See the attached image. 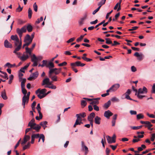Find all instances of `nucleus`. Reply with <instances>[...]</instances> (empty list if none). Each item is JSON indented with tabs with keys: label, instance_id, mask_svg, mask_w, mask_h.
<instances>
[{
	"label": "nucleus",
	"instance_id": "1",
	"mask_svg": "<svg viewBox=\"0 0 155 155\" xmlns=\"http://www.w3.org/2000/svg\"><path fill=\"white\" fill-rule=\"evenodd\" d=\"M21 29V30H22L24 32H25L27 30L28 32H30L32 31L33 27L31 25L28 24L27 26H24Z\"/></svg>",
	"mask_w": 155,
	"mask_h": 155
},
{
	"label": "nucleus",
	"instance_id": "2",
	"mask_svg": "<svg viewBox=\"0 0 155 155\" xmlns=\"http://www.w3.org/2000/svg\"><path fill=\"white\" fill-rule=\"evenodd\" d=\"M11 39L15 41V46H17L18 45V43L20 42L19 41V39L16 35H12L11 37Z\"/></svg>",
	"mask_w": 155,
	"mask_h": 155
},
{
	"label": "nucleus",
	"instance_id": "3",
	"mask_svg": "<svg viewBox=\"0 0 155 155\" xmlns=\"http://www.w3.org/2000/svg\"><path fill=\"white\" fill-rule=\"evenodd\" d=\"M81 145L82 150L85 151L84 154L85 155H87L89 151L88 148L84 145V142L83 141L81 142Z\"/></svg>",
	"mask_w": 155,
	"mask_h": 155
},
{
	"label": "nucleus",
	"instance_id": "4",
	"mask_svg": "<svg viewBox=\"0 0 155 155\" xmlns=\"http://www.w3.org/2000/svg\"><path fill=\"white\" fill-rule=\"evenodd\" d=\"M148 92L147 89L146 87L143 86V88H140L138 89V91H137V94H142L143 93H147Z\"/></svg>",
	"mask_w": 155,
	"mask_h": 155
},
{
	"label": "nucleus",
	"instance_id": "5",
	"mask_svg": "<svg viewBox=\"0 0 155 155\" xmlns=\"http://www.w3.org/2000/svg\"><path fill=\"white\" fill-rule=\"evenodd\" d=\"M38 75V71H36L35 73H33L32 76L30 75L29 78H28V80L29 81H31L33 79H36Z\"/></svg>",
	"mask_w": 155,
	"mask_h": 155
},
{
	"label": "nucleus",
	"instance_id": "6",
	"mask_svg": "<svg viewBox=\"0 0 155 155\" xmlns=\"http://www.w3.org/2000/svg\"><path fill=\"white\" fill-rule=\"evenodd\" d=\"M29 98L26 97L25 95L24 96L22 99V104L24 108L25 107V104L28 103Z\"/></svg>",
	"mask_w": 155,
	"mask_h": 155
},
{
	"label": "nucleus",
	"instance_id": "7",
	"mask_svg": "<svg viewBox=\"0 0 155 155\" xmlns=\"http://www.w3.org/2000/svg\"><path fill=\"white\" fill-rule=\"evenodd\" d=\"M85 64L81 63L80 61H77L74 63H72L71 64V65L77 67H83L85 65Z\"/></svg>",
	"mask_w": 155,
	"mask_h": 155
},
{
	"label": "nucleus",
	"instance_id": "8",
	"mask_svg": "<svg viewBox=\"0 0 155 155\" xmlns=\"http://www.w3.org/2000/svg\"><path fill=\"white\" fill-rule=\"evenodd\" d=\"M47 91V90L46 89L44 88L42 89L41 90H40V89H38L37 90H36L35 91V93L36 94H38V93L40 94V95L41 94H42V95H44L45 94H46L45 92Z\"/></svg>",
	"mask_w": 155,
	"mask_h": 155
},
{
	"label": "nucleus",
	"instance_id": "9",
	"mask_svg": "<svg viewBox=\"0 0 155 155\" xmlns=\"http://www.w3.org/2000/svg\"><path fill=\"white\" fill-rule=\"evenodd\" d=\"M113 115V114L109 110L106 111L105 112L104 116L108 119L110 118V117Z\"/></svg>",
	"mask_w": 155,
	"mask_h": 155
},
{
	"label": "nucleus",
	"instance_id": "10",
	"mask_svg": "<svg viewBox=\"0 0 155 155\" xmlns=\"http://www.w3.org/2000/svg\"><path fill=\"white\" fill-rule=\"evenodd\" d=\"M4 45L5 47L6 48H11L12 47V44L9 42L7 40L5 41Z\"/></svg>",
	"mask_w": 155,
	"mask_h": 155
},
{
	"label": "nucleus",
	"instance_id": "11",
	"mask_svg": "<svg viewBox=\"0 0 155 155\" xmlns=\"http://www.w3.org/2000/svg\"><path fill=\"white\" fill-rule=\"evenodd\" d=\"M22 45L21 41H20L19 43H18V45H17V47L15 48V50L13 51L14 53H16V52L18 51L21 49Z\"/></svg>",
	"mask_w": 155,
	"mask_h": 155
},
{
	"label": "nucleus",
	"instance_id": "12",
	"mask_svg": "<svg viewBox=\"0 0 155 155\" xmlns=\"http://www.w3.org/2000/svg\"><path fill=\"white\" fill-rule=\"evenodd\" d=\"M134 55L137 57H138L137 59L139 61H141L143 59V54H139V53L136 52L134 54Z\"/></svg>",
	"mask_w": 155,
	"mask_h": 155
},
{
	"label": "nucleus",
	"instance_id": "13",
	"mask_svg": "<svg viewBox=\"0 0 155 155\" xmlns=\"http://www.w3.org/2000/svg\"><path fill=\"white\" fill-rule=\"evenodd\" d=\"M120 85L118 84H115L112 86L111 87L112 91H116L120 87Z\"/></svg>",
	"mask_w": 155,
	"mask_h": 155
},
{
	"label": "nucleus",
	"instance_id": "14",
	"mask_svg": "<svg viewBox=\"0 0 155 155\" xmlns=\"http://www.w3.org/2000/svg\"><path fill=\"white\" fill-rule=\"evenodd\" d=\"M16 31L17 33L19 35V38L20 39V40H21V38L22 37V34L23 32H24V31L22 30H21V29H19V28H18L16 29Z\"/></svg>",
	"mask_w": 155,
	"mask_h": 155
},
{
	"label": "nucleus",
	"instance_id": "15",
	"mask_svg": "<svg viewBox=\"0 0 155 155\" xmlns=\"http://www.w3.org/2000/svg\"><path fill=\"white\" fill-rule=\"evenodd\" d=\"M87 15L86 14L84 16L81 18L79 21V23L80 25L81 26L84 24V20L87 19Z\"/></svg>",
	"mask_w": 155,
	"mask_h": 155
},
{
	"label": "nucleus",
	"instance_id": "16",
	"mask_svg": "<svg viewBox=\"0 0 155 155\" xmlns=\"http://www.w3.org/2000/svg\"><path fill=\"white\" fill-rule=\"evenodd\" d=\"M35 121V120L34 118H33L32 119L31 121L29 123L28 126V127H34V126H35L36 125V123H34Z\"/></svg>",
	"mask_w": 155,
	"mask_h": 155
},
{
	"label": "nucleus",
	"instance_id": "17",
	"mask_svg": "<svg viewBox=\"0 0 155 155\" xmlns=\"http://www.w3.org/2000/svg\"><path fill=\"white\" fill-rule=\"evenodd\" d=\"M95 114L94 113L92 112L87 117V120L88 121L93 120V118L95 117Z\"/></svg>",
	"mask_w": 155,
	"mask_h": 155
},
{
	"label": "nucleus",
	"instance_id": "18",
	"mask_svg": "<svg viewBox=\"0 0 155 155\" xmlns=\"http://www.w3.org/2000/svg\"><path fill=\"white\" fill-rule=\"evenodd\" d=\"M31 41H32V38H31L28 34H27L25 38L24 41V42H26L27 41H30L31 40Z\"/></svg>",
	"mask_w": 155,
	"mask_h": 155
},
{
	"label": "nucleus",
	"instance_id": "19",
	"mask_svg": "<svg viewBox=\"0 0 155 155\" xmlns=\"http://www.w3.org/2000/svg\"><path fill=\"white\" fill-rule=\"evenodd\" d=\"M34 59L37 61H41V60L43 58V57L41 56H39L38 57H36L35 54H33L32 56H31Z\"/></svg>",
	"mask_w": 155,
	"mask_h": 155
},
{
	"label": "nucleus",
	"instance_id": "20",
	"mask_svg": "<svg viewBox=\"0 0 155 155\" xmlns=\"http://www.w3.org/2000/svg\"><path fill=\"white\" fill-rule=\"evenodd\" d=\"M1 96L2 98L4 100H6L7 99L8 97L6 96V93L5 90L2 92Z\"/></svg>",
	"mask_w": 155,
	"mask_h": 155
},
{
	"label": "nucleus",
	"instance_id": "21",
	"mask_svg": "<svg viewBox=\"0 0 155 155\" xmlns=\"http://www.w3.org/2000/svg\"><path fill=\"white\" fill-rule=\"evenodd\" d=\"M49 81H50V79L49 78H47L44 79L42 81L41 84L43 86L45 84L47 85L48 83L49 82Z\"/></svg>",
	"mask_w": 155,
	"mask_h": 155
},
{
	"label": "nucleus",
	"instance_id": "22",
	"mask_svg": "<svg viewBox=\"0 0 155 155\" xmlns=\"http://www.w3.org/2000/svg\"><path fill=\"white\" fill-rule=\"evenodd\" d=\"M101 118L98 116H96L95 118V122L96 124H100Z\"/></svg>",
	"mask_w": 155,
	"mask_h": 155
},
{
	"label": "nucleus",
	"instance_id": "23",
	"mask_svg": "<svg viewBox=\"0 0 155 155\" xmlns=\"http://www.w3.org/2000/svg\"><path fill=\"white\" fill-rule=\"evenodd\" d=\"M51 92V91H49L47 93H46L44 95H41L40 94L37 95L38 97L40 99H41L45 97L47 95L50 94Z\"/></svg>",
	"mask_w": 155,
	"mask_h": 155
},
{
	"label": "nucleus",
	"instance_id": "24",
	"mask_svg": "<svg viewBox=\"0 0 155 155\" xmlns=\"http://www.w3.org/2000/svg\"><path fill=\"white\" fill-rule=\"evenodd\" d=\"M16 66L15 64H12L9 62L6 63L4 65V67H8L9 68H12L13 67H15Z\"/></svg>",
	"mask_w": 155,
	"mask_h": 155
},
{
	"label": "nucleus",
	"instance_id": "25",
	"mask_svg": "<svg viewBox=\"0 0 155 155\" xmlns=\"http://www.w3.org/2000/svg\"><path fill=\"white\" fill-rule=\"evenodd\" d=\"M111 104V101H108L107 103H105L104 105V107L106 109H107L110 106Z\"/></svg>",
	"mask_w": 155,
	"mask_h": 155
},
{
	"label": "nucleus",
	"instance_id": "26",
	"mask_svg": "<svg viewBox=\"0 0 155 155\" xmlns=\"http://www.w3.org/2000/svg\"><path fill=\"white\" fill-rule=\"evenodd\" d=\"M41 128V127L39 126L38 124H36L35 126L33 127V129L35 130L37 132L39 131Z\"/></svg>",
	"mask_w": 155,
	"mask_h": 155
},
{
	"label": "nucleus",
	"instance_id": "27",
	"mask_svg": "<svg viewBox=\"0 0 155 155\" xmlns=\"http://www.w3.org/2000/svg\"><path fill=\"white\" fill-rule=\"evenodd\" d=\"M0 72L2 74H4V75H0V76L4 78H5L7 80L8 79V75L7 73L5 72H4L2 71H0Z\"/></svg>",
	"mask_w": 155,
	"mask_h": 155
},
{
	"label": "nucleus",
	"instance_id": "28",
	"mask_svg": "<svg viewBox=\"0 0 155 155\" xmlns=\"http://www.w3.org/2000/svg\"><path fill=\"white\" fill-rule=\"evenodd\" d=\"M31 61L32 62H33V64L32 66L34 67L38 65V61L34 59L31 56Z\"/></svg>",
	"mask_w": 155,
	"mask_h": 155
},
{
	"label": "nucleus",
	"instance_id": "29",
	"mask_svg": "<svg viewBox=\"0 0 155 155\" xmlns=\"http://www.w3.org/2000/svg\"><path fill=\"white\" fill-rule=\"evenodd\" d=\"M25 49L26 50V52L30 56H31V51H32L31 50V49H30V48H28V47H26Z\"/></svg>",
	"mask_w": 155,
	"mask_h": 155
},
{
	"label": "nucleus",
	"instance_id": "30",
	"mask_svg": "<svg viewBox=\"0 0 155 155\" xmlns=\"http://www.w3.org/2000/svg\"><path fill=\"white\" fill-rule=\"evenodd\" d=\"M28 17L29 19L31 18L32 15V11L31 9L30 8H29L28 9Z\"/></svg>",
	"mask_w": 155,
	"mask_h": 155
},
{
	"label": "nucleus",
	"instance_id": "31",
	"mask_svg": "<svg viewBox=\"0 0 155 155\" xmlns=\"http://www.w3.org/2000/svg\"><path fill=\"white\" fill-rule=\"evenodd\" d=\"M48 122L46 121H44L43 122H41L40 123V125L42 127L44 128V129H45V127H46L45 126L47 124Z\"/></svg>",
	"mask_w": 155,
	"mask_h": 155
},
{
	"label": "nucleus",
	"instance_id": "32",
	"mask_svg": "<svg viewBox=\"0 0 155 155\" xmlns=\"http://www.w3.org/2000/svg\"><path fill=\"white\" fill-rule=\"evenodd\" d=\"M26 80L25 78H22V80L21 81V87H25V83L26 81Z\"/></svg>",
	"mask_w": 155,
	"mask_h": 155
},
{
	"label": "nucleus",
	"instance_id": "33",
	"mask_svg": "<svg viewBox=\"0 0 155 155\" xmlns=\"http://www.w3.org/2000/svg\"><path fill=\"white\" fill-rule=\"evenodd\" d=\"M82 122H81V121H80V122L79 121V119H77L75 123L74 124V125L73 127H76V125H80L81 124H82Z\"/></svg>",
	"mask_w": 155,
	"mask_h": 155
},
{
	"label": "nucleus",
	"instance_id": "34",
	"mask_svg": "<svg viewBox=\"0 0 155 155\" xmlns=\"http://www.w3.org/2000/svg\"><path fill=\"white\" fill-rule=\"evenodd\" d=\"M54 67V64L51 62H50L48 65H47V67L49 68V69L51 68H53Z\"/></svg>",
	"mask_w": 155,
	"mask_h": 155
},
{
	"label": "nucleus",
	"instance_id": "35",
	"mask_svg": "<svg viewBox=\"0 0 155 155\" xmlns=\"http://www.w3.org/2000/svg\"><path fill=\"white\" fill-rule=\"evenodd\" d=\"M145 126L146 127H147L148 129L152 131L153 130V128H151V127L153 126V125L151 124L150 122L148 125H145Z\"/></svg>",
	"mask_w": 155,
	"mask_h": 155
},
{
	"label": "nucleus",
	"instance_id": "36",
	"mask_svg": "<svg viewBox=\"0 0 155 155\" xmlns=\"http://www.w3.org/2000/svg\"><path fill=\"white\" fill-rule=\"evenodd\" d=\"M45 87L46 88L48 87L53 89H55L56 88V86L53 84L51 85V86H45Z\"/></svg>",
	"mask_w": 155,
	"mask_h": 155
},
{
	"label": "nucleus",
	"instance_id": "37",
	"mask_svg": "<svg viewBox=\"0 0 155 155\" xmlns=\"http://www.w3.org/2000/svg\"><path fill=\"white\" fill-rule=\"evenodd\" d=\"M21 89L22 92L24 94V96L25 95V94H26L27 93V91L25 89V87H21Z\"/></svg>",
	"mask_w": 155,
	"mask_h": 155
},
{
	"label": "nucleus",
	"instance_id": "38",
	"mask_svg": "<svg viewBox=\"0 0 155 155\" xmlns=\"http://www.w3.org/2000/svg\"><path fill=\"white\" fill-rule=\"evenodd\" d=\"M85 35H86V34L84 35H81L79 38L77 39V41L78 42H79L81 41Z\"/></svg>",
	"mask_w": 155,
	"mask_h": 155
},
{
	"label": "nucleus",
	"instance_id": "39",
	"mask_svg": "<svg viewBox=\"0 0 155 155\" xmlns=\"http://www.w3.org/2000/svg\"><path fill=\"white\" fill-rule=\"evenodd\" d=\"M106 40V43L107 44H111L112 45V42L111 41L109 38H106L105 39Z\"/></svg>",
	"mask_w": 155,
	"mask_h": 155
},
{
	"label": "nucleus",
	"instance_id": "40",
	"mask_svg": "<svg viewBox=\"0 0 155 155\" xmlns=\"http://www.w3.org/2000/svg\"><path fill=\"white\" fill-rule=\"evenodd\" d=\"M144 116L142 114H140L137 115V119L138 120L143 118Z\"/></svg>",
	"mask_w": 155,
	"mask_h": 155
},
{
	"label": "nucleus",
	"instance_id": "41",
	"mask_svg": "<svg viewBox=\"0 0 155 155\" xmlns=\"http://www.w3.org/2000/svg\"><path fill=\"white\" fill-rule=\"evenodd\" d=\"M142 126H143L142 125L137 126V127L130 126V128H131L133 130H137V129H139L140 128H141L142 127Z\"/></svg>",
	"mask_w": 155,
	"mask_h": 155
},
{
	"label": "nucleus",
	"instance_id": "42",
	"mask_svg": "<svg viewBox=\"0 0 155 155\" xmlns=\"http://www.w3.org/2000/svg\"><path fill=\"white\" fill-rule=\"evenodd\" d=\"M106 1V0H101V1L98 4V5L101 6L105 4Z\"/></svg>",
	"mask_w": 155,
	"mask_h": 155
},
{
	"label": "nucleus",
	"instance_id": "43",
	"mask_svg": "<svg viewBox=\"0 0 155 155\" xmlns=\"http://www.w3.org/2000/svg\"><path fill=\"white\" fill-rule=\"evenodd\" d=\"M82 58L87 61H91L92 60V59L88 58L85 57H82Z\"/></svg>",
	"mask_w": 155,
	"mask_h": 155
},
{
	"label": "nucleus",
	"instance_id": "44",
	"mask_svg": "<svg viewBox=\"0 0 155 155\" xmlns=\"http://www.w3.org/2000/svg\"><path fill=\"white\" fill-rule=\"evenodd\" d=\"M111 20H112V17H110L109 18L108 21H107V22L105 23H104L103 24V26L105 27L106 26H107L109 22H110Z\"/></svg>",
	"mask_w": 155,
	"mask_h": 155
},
{
	"label": "nucleus",
	"instance_id": "45",
	"mask_svg": "<svg viewBox=\"0 0 155 155\" xmlns=\"http://www.w3.org/2000/svg\"><path fill=\"white\" fill-rule=\"evenodd\" d=\"M81 104L82 106H83V107H84L86 105L87 102L85 101L82 100L81 102Z\"/></svg>",
	"mask_w": 155,
	"mask_h": 155
},
{
	"label": "nucleus",
	"instance_id": "46",
	"mask_svg": "<svg viewBox=\"0 0 155 155\" xmlns=\"http://www.w3.org/2000/svg\"><path fill=\"white\" fill-rule=\"evenodd\" d=\"M14 76L13 75H11L9 77V80L8 81V83L9 84H11L12 82V80L13 79Z\"/></svg>",
	"mask_w": 155,
	"mask_h": 155
},
{
	"label": "nucleus",
	"instance_id": "47",
	"mask_svg": "<svg viewBox=\"0 0 155 155\" xmlns=\"http://www.w3.org/2000/svg\"><path fill=\"white\" fill-rule=\"evenodd\" d=\"M43 20V17H41L40 19L39 18H38L37 19V20L35 22V24H38L40 23L41 21H42Z\"/></svg>",
	"mask_w": 155,
	"mask_h": 155
},
{
	"label": "nucleus",
	"instance_id": "48",
	"mask_svg": "<svg viewBox=\"0 0 155 155\" xmlns=\"http://www.w3.org/2000/svg\"><path fill=\"white\" fill-rule=\"evenodd\" d=\"M107 137L108 143L109 144L112 143V138L109 136H107Z\"/></svg>",
	"mask_w": 155,
	"mask_h": 155
},
{
	"label": "nucleus",
	"instance_id": "49",
	"mask_svg": "<svg viewBox=\"0 0 155 155\" xmlns=\"http://www.w3.org/2000/svg\"><path fill=\"white\" fill-rule=\"evenodd\" d=\"M30 145V142H28L27 144L25 145L24 147H23V150H25V149H27V148L29 147Z\"/></svg>",
	"mask_w": 155,
	"mask_h": 155
},
{
	"label": "nucleus",
	"instance_id": "50",
	"mask_svg": "<svg viewBox=\"0 0 155 155\" xmlns=\"http://www.w3.org/2000/svg\"><path fill=\"white\" fill-rule=\"evenodd\" d=\"M151 92L152 93L155 94V83L153 84L152 87Z\"/></svg>",
	"mask_w": 155,
	"mask_h": 155
},
{
	"label": "nucleus",
	"instance_id": "51",
	"mask_svg": "<svg viewBox=\"0 0 155 155\" xmlns=\"http://www.w3.org/2000/svg\"><path fill=\"white\" fill-rule=\"evenodd\" d=\"M99 101L96 100H93L92 102L90 103L91 104H99Z\"/></svg>",
	"mask_w": 155,
	"mask_h": 155
},
{
	"label": "nucleus",
	"instance_id": "52",
	"mask_svg": "<svg viewBox=\"0 0 155 155\" xmlns=\"http://www.w3.org/2000/svg\"><path fill=\"white\" fill-rule=\"evenodd\" d=\"M111 101L113 102H119V100L116 97H114L111 99Z\"/></svg>",
	"mask_w": 155,
	"mask_h": 155
},
{
	"label": "nucleus",
	"instance_id": "53",
	"mask_svg": "<svg viewBox=\"0 0 155 155\" xmlns=\"http://www.w3.org/2000/svg\"><path fill=\"white\" fill-rule=\"evenodd\" d=\"M31 136L33 137L34 139L38 138L40 137V134H32Z\"/></svg>",
	"mask_w": 155,
	"mask_h": 155
},
{
	"label": "nucleus",
	"instance_id": "54",
	"mask_svg": "<svg viewBox=\"0 0 155 155\" xmlns=\"http://www.w3.org/2000/svg\"><path fill=\"white\" fill-rule=\"evenodd\" d=\"M33 8L34 11L37 12L38 10V6L37 5L36 3H35L33 5Z\"/></svg>",
	"mask_w": 155,
	"mask_h": 155
},
{
	"label": "nucleus",
	"instance_id": "55",
	"mask_svg": "<svg viewBox=\"0 0 155 155\" xmlns=\"http://www.w3.org/2000/svg\"><path fill=\"white\" fill-rule=\"evenodd\" d=\"M23 8V7L21 8L20 5H19L18 7L16 9V11L18 12H21Z\"/></svg>",
	"mask_w": 155,
	"mask_h": 155
},
{
	"label": "nucleus",
	"instance_id": "56",
	"mask_svg": "<svg viewBox=\"0 0 155 155\" xmlns=\"http://www.w3.org/2000/svg\"><path fill=\"white\" fill-rule=\"evenodd\" d=\"M51 79L54 81H57V77L55 75H54V76H51V77H49Z\"/></svg>",
	"mask_w": 155,
	"mask_h": 155
},
{
	"label": "nucleus",
	"instance_id": "57",
	"mask_svg": "<svg viewBox=\"0 0 155 155\" xmlns=\"http://www.w3.org/2000/svg\"><path fill=\"white\" fill-rule=\"evenodd\" d=\"M138 28V27H137V26L133 27H132V28L129 29L128 30V31H131L135 30L137 29Z\"/></svg>",
	"mask_w": 155,
	"mask_h": 155
},
{
	"label": "nucleus",
	"instance_id": "58",
	"mask_svg": "<svg viewBox=\"0 0 155 155\" xmlns=\"http://www.w3.org/2000/svg\"><path fill=\"white\" fill-rule=\"evenodd\" d=\"M67 64V63L65 61H64L62 63L58 64V66H65Z\"/></svg>",
	"mask_w": 155,
	"mask_h": 155
},
{
	"label": "nucleus",
	"instance_id": "59",
	"mask_svg": "<svg viewBox=\"0 0 155 155\" xmlns=\"http://www.w3.org/2000/svg\"><path fill=\"white\" fill-rule=\"evenodd\" d=\"M105 22V20L99 23L98 25H96L95 27V28H96L99 27V26L102 25V24H103Z\"/></svg>",
	"mask_w": 155,
	"mask_h": 155
},
{
	"label": "nucleus",
	"instance_id": "60",
	"mask_svg": "<svg viewBox=\"0 0 155 155\" xmlns=\"http://www.w3.org/2000/svg\"><path fill=\"white\" fill-rule=\"evenodd\" d=\"M23 75V74L21 73H19V81H21L22 79V76Z\"/></svg>",
	"mask_w": 155,
	"mask_h": 155
},
{
	"label": "nucleus",
	"instance_id": "61",
	"mask_svg": "<svg viewBox=\"0 0 155 155\" xmlns=\"http://www.w3.org/2000/svg\"><path fill=\"white\" fill-rule=\"evenodd\" d=\"M75 37L71 38L70 39L68 40L67 41V43H69L72 42L74 41L75 39Z\"/></svg>",
	"mask_w": 155,
	"mask_h": 155
},
{
	"label": "nucleus",
	"instance_id": "62",
	"mask_svg": "<svg viewBox=\"0 0 155 155\" xmlns=\"http://www.w3.org/2000/svg\"><path fill=\"white\" fill-rule=\"evenodd\" d=\"M50 69V70L49 72V77H51V74H52V73H53V72L54 73V70H53V69Z\"/></svg>",
	"mask_w": 155,
	"mask_h": 155
},
{
	"label": "nucleus",
	"instance_id": "63",
	"mask_svg": "<svg viewBox=\"0 0 155 155\" xmlns=\"http://www.w3.org/2000/svg\"><path fill=\"white\" fill-rule=\"evenodd\" d=\"M18 58H20V59L23 61H25L26 60H27L25 55H23L21 57L19 56L18 57Z\"/></svg>",
	"mask_w": 155,
	"mask_h": 155
},
{
	"label": "nucleus",
	"instance_id": "64",
	"mask_svg": "<svg viewBox=\"0 0 155 155\" xmlns=\"http://www.w3.org/2000/svg\"><path fill=\"white\" fill-rule=\"evenodd\" d=\"M120 45V43L117 42L116 41H114V43L112 44V46H114L116 45Z\"/></svg>",
	"mask_w": 155,
	"mask_h": 155
}]
</instances>
